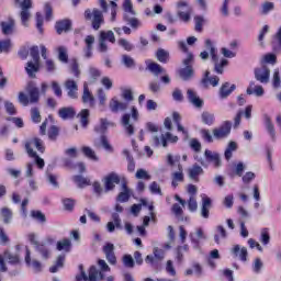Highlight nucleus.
Returning a JSON list of instances; mask_svg holds the SVG:
<instances>
[{
    "label": "nucleus",
    "instance_id": "nucleus-57",
    "mask_svg": "<svg viewBox=\"0 0 281 281\" xmlns=\"http://www.w3.org/2000/svg\"><path fill=\"white\" fill-rule=\"evenodd\" d=\"M31 216L35 221H38V223H47V218L45 217V214L41 211H31Z\"/></svg>",
    "mask_w": 281,
    "mask_h": 281
},
{
    "label": "nucleus",
    "instance_id": "nucleus-61",
    "mask_svg": "<svg viewBox=\"0 0 281 281\" xmlns=\"http://www.w3.org/2000/svg\"><path fill=\"white\" fill-rule=\"evenodd\" d=\"M31 120L35 124L41 123V111L38 110V108L31 109Z\"/></svg>",
    "mask_w": 281,
    "mask_h": 281
},
{
    "label": "nucleus",
    "instance_id": "nucleus-23",
    "mask_svg": "<svg viewBox=\"0 0 281 281\" xmlns=\"http://www.w3.org/2000/svg\"><path fill=\"white\" fill-rule=\"evenodd\" d=\"M112 113H120V111H126L128 109V103L117 100V98H112L109 103Z\"/></svg>",
    "mask_w": 281,
    "mask_h": 281
},
{
    "label": "nucleus",
    "instance_id": "nucleus-53",
    "mask_svg": "<svg viewBox=\"0 0 281 281\" xmlns=\"http://www.w3.org/2000/svg\"><path fill=\"white\" fill-rule=\"evenodd\" d=\"M79 117H80L81 126H83V128H87V126L89 125V110L87 109L81 110V112L79 113Z\"/></svg>",
    "mask_w": 281,
    "mask_h": 281
},
{
    "label": "nucleus",
    "instance_id": "nucleus-30",
    "mask_svg": "<svg viewBox=\"0 0 281 281\" xmlns=\"http://www.w3.org/2000/svg\"><path fill=\"white\" fill-rule=\"evenodd\" d=\"M248 95H257V98H262L265 95V89L262 86H256V81H250L249 87L246 90Z\"/></svg>",
    "mask_w": 281,
    "mask_h": 281
},
{
    "label": "nucleus",
    "instance_id": "nucleus-54",
    "mask_svg": "<svg viewBox=\"0 0 281 281\" xmlns=\"http://www.w3.org/2000/svg\"><path fill=\"white\" fill-rule=\"evenodd\" d=\"M169 56L170 54L166 52L164 48L158 49L156 53V57L159 63H168Z\"/></svg>",
    "mask_w": 281,
    "mask_h": 281
},
{
    "label": "nucleus",
    "instance_id": "nucleus-26",
    "mask_svg": "<svg viewBox=\"0 0 281 281\" xmlns=\"http://www.w3.org/2000/svg\"><path fill=\"white\" fill-rule=\"evenodd\" d=\"M81 100L83 104H89V106H95V98L93 97L91 91H89V85L87 82L83 83V93Z\"/></svg>",
    "mask_w": 281,
    "mask_h": 281
},
{
    "label": "nucleus",
    "instance_id": "nucleus-60",
    "mask_svg": "<svg viewBox=\"0 0 281 281\" xmlns=\"http://www.w3.org/2000/svg\"><path fill=\"white\" fill-rule=\"evenodd\" d=\"M18 102H20V104H22V106H29L30 104H32V101H30V97H27V94H25V92L19 93Z\"/></svg>",
    "mask_w": 281,
    "mask_h": 281
},
{
    "label": "nucleus",
    "instance_id": "nucleus-19",
    "mask_svg": "<svg viewBox=\"0 0 281 281\" xmlns=\"http://www.w3.org/2000/svg\"><path fill=\"white\" fill-rule=\"evenodd\" d=\"M25 262L35 273H41V271H43V263L36 259L32 260L30 248H26Z\"/></svg>",
    "mask_w": 281,
    "mask_h": 281
},
{
    "label": "nucleus",
    "instance_id": "nucleus-29",
    "mask_svg": "<svg viewBox=\"0 0 281 281\" xmlns=\"http://www.w3.org/2000/svg\"><path fill=\"white\" fill-rule=\"evenodd\" d=\"M236 91V85H231L229 82H225L220 88V98L225 100L232 95V92Z\"/></svg>",
    "mask_w": 281,
    "mask_h": 281
},
{
    "label": "nucleus",
    "instance_id": "nucleus-8",
    "mask_svg": "<svg viewBox=\"0 0 281 281\" xmlns=\"http://www.w3.org/2000/svg\"><path fill=\"white\" fill-rule=\"evenodd\" d=\"M123 8L125 11L124 19L128 23V25H131L133 30H137V27H142V22H139L137 18H135V14L137 13L135 12V9H133V2H131V0H125L123 3ZM128 14H132V18H130Z\"/></svg>",
    "mask_w": 281,
    "mask_h": 281
},
{
    "label": "nucleus",
    "instance_id": "nucleus-10",
    "mask_svg": "<svg viewBox=\"0 0 281 281\" xmlns=\"http://www.w3.org/2000/svg\"><path fill=\"white\" fill-rule=\"evenodd\" d=\"M106 41H109V43H115V33H113V31L100 32L98 50L101 54H106L109 52V45H106Z\"/></svg>",
    "mask_w": 281,
    "mask_h": 281
},
{
    "label": "nucleus",
    "instance_id": "nucleus-3",
    "mask_svg": "<svg viewBox=\"0 0 281 281\" xmlns=\"http://www.w3.org/2000/svg\"><path fill=\"white\" fill-rule=\"evenodd\" d=\"M194 159L202 168H210V164H212L215 168H221L223 166L221 154L210 149H205L204 157L196 155Z\"/></svg>",
    "mask_w": 281,
    "mask_h": 281
},
{
    "label": "nucleus",
    "instance_id": "nucleus-64",
    "mask_svg": "<svg viewBox=\"0 0 281 281\" xmlns=\"http://www.w3.org/2000/svg\"><path fill=\"white\" fill-rule=\"evenodd\" d=\"M45 70L48 74H56V63L52 59H46L45 61Z\"/></svg>",
    "mask_w": 281,
    "mask_h": 281
},
{
    "label": "nucleus",
    "instance_id": "nucleus-63",
    "mask_svg": "<svg viewBox=\"0 0 281 281\" xmlns=\"http://www.w3.org/2000/svg\"><path fill=\"white\" fill-rule=\"evenodd\" d=\"M122 63L128 68H133L135 67V59H133V57L128 56V55H123L122 56Z\"/></svg>",
    "mask_w": 281,
    "mask_h": 281
},
{
    "label": "nucleus",
    "instance_id": "nucleus-40",
    "mask_svg": "<svg viewBox=\"0 0 281 281\" xmlns=\"http://www.w3.org/2000/svg\"><path fill=\"white\" fill-rule=\"evenodd\" d=\"M263 117H265L266 128H267V131H268L272 142H276V126L271 122V117L270 116L265 114Z\"/></svg>",
    "mask_w": 281,
    "mask_h": 281
},
{
    "label": "nucleus",
    "instance_id": "nucleus-32",
    "mask_svg": "<svg viewBox=\"0 0 281 281\" xmlns=\"http://www.w3.org/2000/svg\"><path fill=\"white\" fill-rule=\"evenodd\" d=\"M0 26L2 30V34H4V36H10V34L14 33L15 22L14 20L9 19L8 21L1 22Z\"/></svg>",
    "mask_w": 281,
    "mask_h": 281
},
{
    "label": "nucleus",
    "instance_id": "nucleus-16",
    "mask_svg": "<svg viewBox=\"0 0 281 281\" xmlns=\"http://www.w3.org/2000/svg\"><path fill=\"white\" fill-rule=\"evenodd\" d=\"M64 87L67 91L68 98L71 100H78V83L72 79H68L65 81Z\"/></svg>",
    "mask_w": 281,
    "mask_h": 281
},
{
    "label": "nucleus",
    "instance_id": "nucleus-50",
    "mask_svg": "<svg viewBox=\"0 0 281 281\" xmlns=\"http://www.w3.org/2000/svg\"><path fill=\"white\" fill-rule=\"evenodd\" d=\"M201 119H202V124H205L206 126H212V124H214V114L213 113L204 111L201 114Z\"/></svg>",
    "mask_w": 281,
    "mask_h": 281
},
{
    "label": "nucleus",
    "instance_id": "nucleus-34",
    "mask_svg": "<svg viewBox=\"0 0 281 281\" xmlns=\"http://www.w3.org/2000/svg\"><path fill=\"white\" fill-rule=\"evenodd\" d=\"M191 243L195 245V247H199V244L201 240H205V233H203L202 228H198L194 233H190L189 235Z\"/></svg>",
    "mask_w": 281,
    "mask_h": 281
},
{
    "label": "nucleus",
    "instance_id": "nucleus-20",
    "mask_svg": "<svg viewBox=\"0 0 281 281\" xmlns=\"http://www.w3.org/2000/svg\"><path fill=\"white\" fill-rule=\"evenodd\" d=\"M218 82H221V78H218V76H212L210 77V70H206L204 72L203 78L201 79V86L204 89H207V87H216L218 85Z\"/></svg>",
    "mask_w": 281,
    "mask_h": 281
},
{
    "label": "nucleus",
    "instance_id": "nucleus-21",
    "mask_svg": "<svg viewBox=\"0 0 281 281\" xmlns=\"http://www.w3.org/2000/svg\"><path fill=\"white\" fill-rule=\"evenodd\" d=\"M166 256V252L162 249L159 248H154V256L153 255H148L145 258V262H147V265H155L161 260H164Z\"/></svg>",
    "mask_w": 281,
    "mask_h": 281
},
{
    "label": "nucleus",
    "instance_id": "nucleus-36",
    "mask_svg": "<svg viewBox=\"0 0 281 281\" xmlns=\"http://www.w3.org/2000/svg\"><path fill=\"white\" fill-rule=\"evenodd\" d=\"M95 148H104V150H108V153H113V146H111V143H109V138L105 135H101L99 142H94Z\"/></svg>",
    "mask_w": 281,
    "mask_h": 281
},
{
    "label": "nucleus",
    "instance_id": "nucleus-58",
    "mask_svg": "<svg viewBox=\"0 0 281 281\" xmlns=\"http://www.w3.org/2000/svg\"><path fill=\"white\" fill-rule=\"evenodd\" d=\"M58 60H60V63L69 61V55H67V48L63 46L58 48Z\"/></svg>",
    "mask_w": 281,
    "mask_h": 281
},
{
    "label": "nucleus",
    "instance_id": "nucleus-46",
    "mask_svg": "<svg viewBox=\"0 0 281 281\" xmlns=\"http://www.w3.org/2000/svg\"><path fill=\"white\" fill-rule=\"evenodd\" d=\"M179 76L182 80L188 81L190 78H192V76H194V69H192L190 66L184 67L180 69Z\"/></svg>",
    "mask_w": 281,
    "mask_h": 281
},
{
    "label": "nucleus",
    "instance_id": "nucleus-22",
    "mask_svg": "<svg viewBox=\"0 0 281 281\" xmlns=\"http://www.w3.org/2000/svg\"><path fill=\"white\" fill-rule=\"evenodd\" d=\"M202 205H201V217L210 218V210H212V199L210 196L202 194Z\"/></svg>",
    "mask_w": 281,
    "mask_h": 281
},
{
    "label": "nucleus",
    "instance_id": "nucleus-37",
    "mask_svg": "<svg viewBox=\"0 0 281 281\" xmlns=\"http://www.w3.org/2000/svg\"><path fill=\"white\" fill-rule=\"evenodd\" d=\"M238 150V144L234 140H231L224 151V157L226 161H229L232 159L234 153Z\"/></svg>",
    "mask_w": 281,
    "mask_h": 281
},
{
    "label": "nucleus",
    "instance_id": "nucleus-62",
    "mask_svg": "<svg viewBox=\"0 0 281 281\" xmlns=\"http://www.w3.org/2000/svg\"><path fill=\"white\" fill-rule=\"evenodd\" d=\"M117 44L120 45V47H123V49H125V52H133V44H131V42H128V40L121 38V40H119Z\"/></svg>",
    "mask_w": 281,
    "mask_h": 281
},
{
    "label": "nucleus",
    "instance_id": "nucleus-51",
    "mask_svg": "<svg viewBox=\"0 0 281 281\" xmlns=\"http://www.w3.org/2000/svg\"><path fill=\"white\" fill-rule=\"evenodd\" d=\"M276 4L273 2L266 1L261 4L260 14L267 15L274 10Z\"/></svg>",
    "mask_w": 281,
    "mask_h": 281
},
{
    "label": "nucleus",
    "instance_id": "nucleus-56",
    "mask_svg": "<svg viewBox=\"0 0 281 281\" xmlns=\"http://www.w3.org/2000/svg\"><path fill=\"white\" fill-rule=\"evenodd\" d=\"M122 261L127 269H133L135 267V259H133V256L131 255H124Z\"/></svg>",
    "mask_w": 281,
    "mask_h": 281
},
{
    "label": "nucleus",
    "instance_id": "nucleus-38",
    "mask_svg": "<svg viewBox=\"0 0 281 281\" xmlns=\"http://www.w3.org/2000/svg\"><path fill=\"white\" fill-rule=\"evenodd\" d=\"M81 153L87 157V159H90L91 161H100V157L95 154V150L89 146L81 147Z\"/></svg>",
    "mask_w": 281,
    "mask_h": 281
},
{
    "label": "nucleus",
    "instance_id": "nucleus-42",
    "mask_svg": "<svg viewBox=\"0 0 281 281\" xmlns=\"http://www.w3.org/2000/svg\"><path fill=\"white\" fill-rule=\"evenodd\" d=\"M177 16H179L180 21L183 23H190V19L192 16V7H188L187 10H178Z\"/></svg>",
    "mask_w": 281,
    "mask_h": 281
},
{
    "label": "nucleus",
    "instance_id": "nucleus-44",
    "mask_svg": "<svg viewBox=\"0 0 281 281\" xmlns=\"http://www.w3.org/2000/svg\"><path fill=\"white\" fill-rule=\"evenodd\" d=\"M109 126H111V123L106 119H101L100 124L94 127V132L104 135Z\"/></svg>",
    "mask_w": 281,
    "mask_h": 281
},
{
    "label": "nucleus",
    "instance_id": "nucleus-41",
    "mask_svg": "<svg viewBox=\"0 0 281 281\" xmlns=\"http://www.w3.org/2000/svg\"><path fill=\"white\" fill-rule=\"evenodd\" d=\"M63 267H65V255H59L55 261V265L49 268V271L50 273H58Z\"/></svg>",
    "mask_w": 281,
    "mask_h": 281
},
{
    "label": "nucleus",
    "instance_id": "nucleus-25",
    "mask_svg": "<svg viewBox=\"0 0 281 281\" xmlns=\"http://www.w3.org/2000/svg\"><path fill=\"white\" fill-rule=\"evenodd\" d=\"M231 254H233L235 258H239L241 262H247V256L249 255L247 247H240V245H235L231 249Z\"/></svg>",
    "mask_w": 281,
    "mask_h": 281
},
{
    "label": "nucleus",
    "instance_id": "nucleus-15",
    "mask_svg": "<svg viewBox=\"0 0 281 281\" xmlns=\"http://www.w3.org/2000/svg\"><path fill=\"white\" fill-rule=\"evenodd\" d=\"M26 92L29 93V100L31 104H36V102L41 100V92L34 82L27 83Z\"/></svg>",
    "mask_w": 281,
    "mask_h": 281
},
{
    "label": "nucleus",
    "instance_id": "nucleus-59",
    "mask_svg": "<svg viewBox=\"0 0 281 281\" xmlns=\"http://www.w3.org/2000/svg\"><path fill=\"white\" fill-rule=\"evenodd\" d=\"M12 48V41L11 40H4L0 41V54L8 53Z\"/></svg>",
    "mask_w": 281,
    "mask_h": 281
},
{
    "label": "nucleus",
    "instance_id": "nucleus-49",
    "mask_svg": "<svg viewBox=\"0 0 281 281\" xmlns=\"http://www.w3.org/2000/svg\"><path fill=\"white\" fill-rule=\"evenodd\" d=\"M171 212L172 214H175L178 221H188V217L183 218V209L181 207V205L175 203L171 207Z\"/></svg>",
    "mask_w": 281,
    "mask_h": 281
},
{
    "label": "nucleus",
    "instance_id": "nucleus-12",
    "mask_svg": "<svg viewBox=\"0 0 281 281\" xmlns=\"http://www.w3.org/2000/svg\"><path fill=\"white\" fill-rule=\"evenodd\" d=\"M232 133V122L225 121L220 127L213 130V137L215 139H225Z\"/></svg>",
    "mask_w": 281,
    "mask_h": 281
},
{
    "label": "nucleus",
    "instance_id": "nucleus-1",
    "mask_svg": "<svg viewBox=\"0 0 281 281\" xmlns=\"http://www.w3.org/2000/svg\"><path fill=\"white\" fill-rule=\"evenodd\" d=\"M99 5L102 11L98 8L87 9L83 14L86 21H89L92 25V29H94L95 31L100 30V27L104 25L103 12L109 11V4L106 3V0H99Z\"/></svg>",
    "mask_w": 281,
    "mask_h": 281
},
{
    "label": "nucleus",
    "instance_id": "nucleus-9",
    "mask_svg": "<svg viewBox=\"0 0 281 281\" xmlns=\"http://www.w3.org/2000/svg\"><path fill=\"white\" fill-rule=\"evenodd\" d=\"M15 3H19L21 8V24L24 27H30V19H32V13H30V9L32 8V0H15Z\"/></svg>",
    "mask_w": 281,
    "mask_h": 281
},
{
    "label": "nucleus",
    "instance_id": "nucleus-52",
    "mask_svg": "<svg viewBox=\"0 0 281 281\" xmlns=\"http://www.w3.org/2000/svg\"><path fill=\"white\" fill-rule=\"evenodd\" d=\"M4 259L8 260L10 265H19V252L12 254L10 251H5Z\"/></svg>",
    "mask_w": 281,
    "mask_h": 281
},
{
    "label": "nucleus",
    "instance_id": "nucleus-31",
    "mask_svg": "<svg viewBox=\"0 0 281 281\" xmlns=\"http://www.w3.org/2000/svg\"><path fill=\"white\" fill-rule=\"evenodd\" d=\"M131 194H133V191L128 189V187L126 186V182H123L122 192L119 193L116 201H119L120 203H127V201L131 199Z\"/></svg>",
    "mask_w": 281,
    "mask_h": 281
},
{
    "label": "nucleus",
    "instance_id": "nucleus-35",
    "mask_svg": "<svg viewBox=\"0 0 281 281\" xmlns=\"http://www.w3.org/2000/svg\"><path fill=\"white\" fill-rule=\"evenodd\" d=\"M172 117H173V122L178 128V132L182 133V135L186 137V139H188V137H189L188 130H186V127H183V125H181V114H179L178 112H173Z\"/></svg>",
    "mask_w": 281,
    "mask_h": 281
},
{
    "label": "nucleus",
    "instance_id": "nucleus-5",
    "mask_svg": "<svg viewBox=\"0 0 281 281\" xmlns=\"http://www.w3.org/2000/svg\"><path fill=\"white\" fill-rule=\"evenodd\" d=\"M30 56L33 58V61L26 63L25 71L29 78H36V74L41 71V55L38 46H32L30 48Z\"/></svg>",
    "mask_w": 281,
    "mask_h": 281
},
{
    "label": "nucleus",
    "instance_id": "nucleus-55",
    "mask_svg": "<svg viewBox=\"0 0 281 281\" xmlns=\"http://www.w3.org/2000/svg\"><path fill=\"white\" fill-rule=\"evenodd\" d=\"M59 133L60 130L56 125L50 126L48 130V139H50V142H56V139H58Z\"/></svg>",
    "mask_w": 281,
    "mask_h": 281
},
{
    "label": "nucleus",
    "instance_id": "nucleus-14",
    "mask_svg": "<svg viewBox=\"0 0 281 281\" xmlns=\"http://www.w3.org/2000/svg\"><path fill=\"white\" fill-rule=\"evenodd\" d=\"M187 99L190 104H192V106H194L195 109H203V104H205L203 99L199 97V93H196L194 89L187 90Z\"/></svg>",
    "mask_w": 281,
    "mask_h": 281
},
{
    "label": "nucleus",
    "instance_id": "nucleus-11",
    "mask_svg": "<svg viewBox=\"0 0 281 281\" xmlns=\"http://www.w3.org/2000/svg\"><path fill=\"white\" fill-rule=\"evenodd\" d=\"M168 142H170L171 144H177V142H179V137L172 135V133L167 132L165 134H162L159 138V136H154L151 139V143L154 146L159 147L162 146V148H168Z\"/></svg>",
    "mask_w": 281,
    "mask_h": 281
},
{
    "label": "nucleus",
    "instance_id": "nucleus-47",
    "mask_svg": "<svg viewBox=\"0 0 281 281\" xmlns=\"http://www.w3.org/2000/svg\"><path fill=\"white\" fill-rule=\"evenodd\" d=\"M199 175H203V168L199 165H193L192 168L189 169V178L198 181Z\"/></svg>",
    "mask_w": 281,
    "mask_h": 281
},
{
    "label": "nucleus",
    "instance_id": "nucleus-48",
    "mask_svg": "<svg viewBox=\"0 0 281 281\" xmlns=\"http://www.w3.org/2000/svg\"><path fill=\"white\" fill-rule=\"evenodd\" d=\"M57 251H71V240L70 239H63L57 241Z\"/></svg>",
    "mask_w": 281,
    "mask_h": 281
},
{
    "label": "nucleus",
    "instance_id": "nucleus-33",
    "mask_svg": "<svg viewBox=\"0 0 281 281\" xmlns=\"http://www.w3.org/2000/svg\"><path fill=\"white\" fill-rule=\"evenodd\" d=\"M58 116L61 120H74L76 117V110H74L71 106L61 108L58 111Z\"/></svg>",
    "mask_w": 281,
    "mask_h": 281
},
{
    "label": "nucleus",
    "instance_id": "nucleus-4",
    "mask_svg": "<svg viewBox=\"0 0 281 281\" xmlns=\"http://www.w3.org/2000/svg\"><path fill=\"white\" fill-rule=\"evenodd\" d=\"M205 48L210 53V56L214 63L215 74L223 76V74H225V67L229 65V61L227 59H222L221 61H218V55L216 54V46H214V44L212 43V40L205 41Z\"/></svg>",
    "mask_w": 281,
    "mask_h": 281
},
{
    "label": "nucleus",
    "instance_id": "nucleus-17",
    "mask_svg": "<svg viewBox=\"0 0 281 281\" xmlns=\"http://www.w3.org/2000/svg\"><path fill=\"white\" fill-rule=\"evenodd\" d=\"M120 183V176L115 172L108 175L104 179L105 190L104 192H111V190L115 189V186Z\"/></svg>",
    "mask_w": 281,
    "mask_h": 281
},
{
    "label": "nucleus",
    "instance_id": "nucleus-45",
    "mask_svg": "<svg viewBox=\"0 0 281 281\" xmlns=\"http://www.w3.org/2000/svg\"><path fill=\"white\" fill-rule=\"evenodd\" d=\"M36 251L42 256L43 260H48L49 256H52V250L45 244H40L35 248Z\"/></svg>",
    "mask_w": 281,
    "mask_h": 281
},
{
    "label": "nucleus",
    "instance_id": "nucleus-2",
    "mask_svg": "<svg viewBox=\"0 0 281 281\" xmlns=\"http://www.w3.org/2000/svg\"><path fill=\"white\" fill-rule=\"evenodd\" d=\"M34 146L38 153H45V146L43 145V139L35 137L25 143V150L29 157L35 158V164L38 168H45V160L38 157V154L32 148Z\"/></svg>",
    "mask_w": 281,
    "mask_h": 281
},
{
    "label": "nucleus",
    "instance_id": "nucleus-24",
    "mask_svg": "<svg viewBox=\"0 0 281 281\" xmlns=\"http://www.w3.org/2000/svg\"><path fill=\"white\" fill-rule=\"evenodd\" d=\"M103 252L110 265H116L117 258L115 257V246L113 244H106L103 247Z\"/></svg>",
    "mask_w": 281,
    "mask_h": 281
},
{
    "label": "nucleus",
    "instance_id": "nucleus-6",
    "mask_svg": "<svg viewBox=\"0 0 281 281\" xmlns=\"http://www.w3.org/2000/svg\"><path fill=\"white\" fill-rule=\"evenodd\" d=\"M139 120V111L136 106H132V116L128 113L123 114L121 117V124L130 137L135 135V126H133V122H137Z\"/></svg>",
    "mask_w": 281,
    "mask_h": 281
},
{
    "label": "nucleus",
    "instance_id": "nucleus-13",
    "mask_svg": "<svg viewBox=\"0 0 281 281\" xmlns=\"http://www.w3.org/2000/svg\"><path fill=\"white\" fill-rule=\"evenodd\" d=\"M269 78H271V70L267 66L255 69V79L261 85L269 83Z\"/></svg>",
    "mask_w": 281,
    "mask_h": 281
},
{
    "label": "nucleus",
    "instance_id": "nucleus-18",
    "mask_svg": "<svg viewBox=\"0 0 281 281\" xmlns=\"http://www.w3.org/2000/svg\"><path fill=\"white\" fill-rule=\"evenodd\" d=\"M147 71H150L155 78H159L160 74H166V68L161 67V65L147 59L145 61Z\"/></svg>",
    "mask_w": 281,
    "mask_h": 281
},
{
    "label": "nucleus",
    "instance_id": "nucleus-27",
    "mask_svg": "<svg viewBox=\"0 0 281 281\" xmlns=\"http://www.w3.org/2000/svg\"><path fill=\"white\" fill-rule=\"evenodd\" d=\"M86 47L83 49L85 52V58H91L93 56V45L95 43V37L93 35H88L85 38Z\"/></svg>",
    "mask_w": 281,
    "mask_h": 281
},
{
    "label": "nucleus",
    "instance_id": "nucleus-43",
    "mask_svg": "<svg viewBox=\"0 0 281 281\" xmlns=\"http://www.w3.org/2000/svg\"><path fill=\"white\" fill-rule=\"evenodd\" d=\"M0 215L2 218V223H4L5 225H10V223H12V210H10L9 207H2Z\"/></svg>",
    "mask_w": 281,
    "mask_h": 281
},
{
    "label": "nucleus",
    "instance_id": "nucleus-28",
    "mask_svg": "<svg viewBox=\"0 0 281 281\" xmlns=\"http://www.w3.org/2000/svg\"><path fill=\"white\" fill-rule=\"evenodd\" d=\"M184 179L183 176V166H181V164L178 165V171H173L171 173V186L172 188H177V186H179V183H182Z\"/></svg>",
    "mask_w": 281,
    "mask_h": 281
},
{
    "label": "nucleus",
    "instance_id": "nucleus-7",
    "mask_svg": "<svg viewBox=\"0 0 281 281\" xmlns=\"http://www.w3.org/2000/svg\"><path fill=\"white\" fill-rule=\"evenodd\" d=\"M79 271L80 274L76 277L77 281H98L104 279V274H102V271H99L95 266L90 267L89 276H87V272L85 271V267L82 265H79Z\"/></svg>",
    "mask_w": 281,
    "mask_h": 281
},
{
    "label": "nucleus",
    "instance_id": "nucleus-39",
    "mask_svg": "<svg viewBox=\"0 0 281 281\" xmlns=\"http://www.w3.org/2000/svg\"><path fill=\"white\" fill-rule=\"evenodd\" d=\"M57 34H63V32H69L71 30V21L63 20L56 23L55 25Z\"/></svg>",
    "mask_w": 281,
    "mask_h": 281
}]
</instances>
